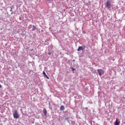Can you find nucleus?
Listing matches in <instances>:
<instances>
[{
  "label": "nucleus",
  "mask_w": 125,
  "mask_h": 125,
  "mask_svg": "<svg viewBox=\"0 0 125 125\" xmlns=\"http://www.w3.org/2000/svg\"><path fill=\"white\" fill-rule=\"evenodd\" d=\"M13 14V12H12L11 14Z\"/></svg>",
  "instance_id": "nucleus-13"
},
{
  "label": "nucleus",
  "mask_w": 125,
  "mask_h": 125,
  "mask_svg": "<svg viewBox=\"0 0 125 125\" xmlns=\"http://www.w3.org/2000/svg\"><path fill=\"white\" fill-rule=\"evenodd\" d=\"M46 113H47V111H46V110L45 109V108L43 109V114L45 116V115H46Z\"/></svg>",
  "instance_id": "nucleus-9"
},
{
  "label": "nucleus",
  "mask_w": 125,
  "mask_h": 125,
  "mask_svg": "<svg viewBox=\"0 0 125 125\" xmlns=\"http://www.w3.org/2000/svg\"><path fill=\"white\" fill-rule=\"evenodd\" d=\"M33 28H32V31H35L36 30H37V27H36V26L35 25H33L32 26Z\"/></svg>",
  "instance_id": "nucleus-8"
},
{
  "label": "nucleus",
  "mask_w": 125,
  "mask_h": 125,
  "mask_svg": "<svg viewBox=\"0 0 125 125\" xmlns=\"http://www.w3.org/2000/svg\"><path fill=\"white\" fill-rule=\"evenodd\" d=\"M2 87V86L0 84V88H1Z\"/></svg>",
  "instance_id": "nucleus-11"
},
{
  "label": "nucleus",
  "mask_w": 125,
  "mask_h": 125,
  "mask_svg": "<svg viewBox=\"0 0 125 125\" xmlns=\"http://www.w3.org/2000/svg\"><path fill=\"white\" fill-rule=\"evenodd\" d=\"M98 73L99 74V76H102L104 74V70L103 69H100L97 70Z\"/></svg>",
  "instance_id": "nucleus-3"
},
{
  "label": "nucleus",
  "mask_w": 125,
  "mask_h": 125,
  "mask_svg": "<svg viewBox=\"0 0 125 125\" xmlns=\"http://www.w3.org/2000/svg\"><path fill=\"white\" fill-rule=\"evenodd\" d=\"M10 11H12V8L11 7V9L10 10Z\"/></svg>",
  "instance_id": "nucleus-12"
},
{
  "label": "nucleus",
  "mask_w": 125,
  "mask_h": 125,
  "mask_svg": "<svg viewBox=\"0 0 125 125\" xmlns=\"http://www.w3.org/2000/svg\"><path fill=\"white\" fill-rule=\"evenodd\" d=\"M105 6H106L107 8L108 9L111 8V1L110 0H107Z\"/></svg>",
  "instance_id": "nucleus-2"
},
{
  "label": "nucleus",
  "mask_w": 125,
  "mask_h": 125,
  "mask_svg": "<svg viewBox=\"0 0 125 125\" xmlns=\"http://www.w3.org/2000/svg\"><path fill=\"white\" fill-rule=\"evenodd\" d=\"M120 121H118V119L116 118V120L115 122L114 123V125H120Z\"/></svg>",
  "instance_id": "nucleus-4"
},
{
  "label": "nucleus",
  "mask_w": 125,
  "mask_h": 125,
  "mask_svg": "<svg viewBox=\"0 0 125 125\" xmlns=\"http://www.w3.org/2000/svg\"><path fill=\"white\" fill-rule=\"evenodd\" d=\"M15 54H16V52L15 53Z\"/></svg>",
  "instance_id": "nucleus-15"
},
{
  "label": "nucleus",
  "mask_w": 125,
  "mask_h": 125,
  "mask_svg": "<svg viewBox=\"0 0 125 125\" xmlns=\"http://www.w3.org/2000/svg\"><path fill=\"white\" fill-rule=\"evenodd\" d=\"M77 50L78 51H81V50H83V46H79Z\"/></svg>",
  "instance_id": "nucleus-5"
},
{
  "label": "nucleus",
  "mask_w": 125,
  "mask_h": 125,
  "mask_svg": "<svg viewBox=\"0 0 125 125\" xmlns=\"http://www.w3.org/2000/svg\"><path fill=\"white\" fill-rule=\"evenodd\" d=\"M43 75L44 76L45 78H46V79H49V78H48V76H47V75H46L45 72L43 71Z\"/></svg>",
  "instance_id": "nucleus-6"
},
{
  "label": "nucleus",
  "mask_w": 125,
  "mask_h": 125,
  "mask_svg": "<svg viewBox=\"0 0 125 125\" xmlns=\"http://www.w3.org/2000/svg\"><path fill=\"white\" fill-rule=\"evenodd\" d=\"M60 109L62 110V111H64V110H65V107H64V105H61Z\"/></svg>",
  "instance_id": "nucleus-7"
},
{
  "label": "nucleus",
  "mask_w": 125,
  "mask_h": 125,
  "mask_svg": "<svg viewBox=\"0 0 125 125\" xmlns=\"http://www.w3.org/2000/svg\"><path fill=\"white\" fill-rule=\"evenodd\" d=\"M47 0V1H49V0Z\"/></svg>",
  "instance_id": "nucleus-14"
},
{
  "label": "nucleus",
  "mask_w": 125,
  "mask_h": 125,
  "mask_svg": "<svg viewBox=\"0 0 125 125\" xmlns=\"http://www.w3.org/2000/svg\"><path fill=\"white\" fill-rule=\"evenodd\" d=\"M13 117L14 119H18L19 118V114L17 112V110H15V112L13 113Z\"/></svg>",
  "instance_id": "nucleus-1"
},
{
  "label": "nucleus",
  "mask_w": 125,
  "mask_h": 125,
  "mask_svg": "<svg viewBox=\"0 0 125 125\" xmlns=\"http://www.w3.org/2000/svg\"><path fill=\"white\" fill-rule=\"evenodd\" d=\"M51 53H51V52H48V55H51Z\"/></svg>",
  "instance_id": "nucleus-10"
}]
</instances>
